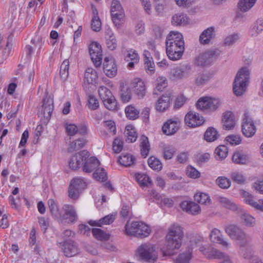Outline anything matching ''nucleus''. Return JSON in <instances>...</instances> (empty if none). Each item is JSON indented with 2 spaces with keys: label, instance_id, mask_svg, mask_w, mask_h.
Listing matches in <instances>:
<instances>
[{
  "label": "nucleus",
  "instance_id": "6ab92c4d",
  "mask_svg": "<svg viewBox=\"0 0 263 263\" xmlns=\"http://www.w3.org/2000/svg\"><path fill=\"white\" fill-rule=\"evenodd\" d=\"M240 194L243 198L246 203L254 208L257 210L263 211V199H259L257 201H255L253 195L243 190H240Z\"/></svg>",
  "mask_w": 263,
  "mask_h": 263
},
{
  "label": "nucleus",
  "instance_id": "603ef678",
  "mask_svg": "<svg viewBox=\"0 0 263 263\" xmlns=\"http://www.w3.org/2000/svg\"><path fill=\"white\" fill-rule=\"evenodd\" d=\"M31 43L34 45V48H37V52H40L44 43L43 37L36 35L31 41Z\"/></svg>",
  "mask_w": 263,
  "mask_h": 263
},
{
  "label": "nucleus",
  "instance_id": "c9c22d12",
  "mask_svg": "<svg viewBox=\"0 0 263 263\" xmlns=\"http://www.w3.org/2000/svg\"><path fill=\"white\" fill-rule=\"evenodd\" d=\"M124 134L126 136V141L127 142H134L137 139V133L135 128L131 125L126 126Z\"/></svg>",
  "mask_w": 263,
  "mask_h": 263
},
{
  "label": "nucleus",
  "instance_id": "f704fd0d",
  "mask_svg": "<svg viewBox=\"0 0 263 263\" xmlns=\"http://www.w3.org/2000/svg\"><path fill=\"white\" fill-rule=\"evenodd\" d=\"M125 60L130 62L128 64L129 68H133L135 64L138 63L139 60V55L136 50L130 49L127 51V53L125 55Z\"/></svg>",
  "mask_w": 263,
  "mask_h": 263
},
{
  "label": "nucleus",
  "instance_id": "79ce46f5",
  "mask_svg": "<svg viewBox=\"0 0 263 263\" xmlns=\"http://www.w3.org/2000/svg\"><path fill=\"white\" fill-rule=\"evenodd\" d=\"M249 157L242 152H236L232 156V160L237 164H245L248 160Z\"/></svg>",
  "mask_w": 263,
  "mask_h": 263
},
{
  "label": "nucleus",
  "instance_id": "09e8293b",
  "mask_svg": "<svg viewBox=\"0 0 263 263\" xmlns=\"http://www.w3.org/2000/svg\"><path fill=\"white\" fill-rule=\"evenodd\" d=\"M69 62L68 60H65L61 65L60 74L61 79L65 81L69 75Z\"/></svg>",
  "mask_w": 263,
  "mask_h": 263
},
{
  "label": "nucleus",
  "instance_id": "864d4df0",
  "mask_svg": "<svg viewBox=\"0 0 263 263\" xmlns=\"http://www.w3.org/2000/svg\"><path fill=\"white\" fill-rule=\"evenodd\" d=\"M94 178L101 181H105L107 178V174L103 168L97 167L93 174Z\"/></svg>",
  "mask_w": 263,
  "mask_h": 263
},
{
  "label": "nucleus",
  "instance_id": "a211bd4d",
  "mask_svg": "<svg viewBox=\"0 0 263 263\" xmlns=\"http://www.w3.org/2000/svg\"><path fill=\"white\" fill-rule=\"evenodd\" d=\"M231 211L241 215L242 222L248 227H253L255 224V218L251 215L244 212L242 209L235 203L231 202Z\"/></svg>",
  "mask_w": 263,
  "mask_h": 263
},
{
  "label": "nucleus",
  "instance_id": "f3484780",
  "mask_svg": "<svg viewBox=\"0 0 263 263\" xmlns=\"http://www.w3.org/2000/svg\"><path fill=\"white\" fill-rule=\"evenodd\" d=\"M180 122L177 118L167 120L163 125L162 130L167 136L173 135L179 129Z\"/></svg>",
  "mask_w": 263,
  "mask_h": 263
},
{
  "label": "nucleus",
  "instance_id": "0eeeda50",
  "mask_svg": "<svg viewBox=\"0 0 263 263\" xmlns=\"http://www.w3.org/2000/svg\"><path fill=\"white\" fill-rule=\"evenodd\" d=\"M220 54L218 49H212L204 53H200L195 60V64L198 66L204 67L210 65Z\"/></svg>",
  "mask_w": 263,
  "mask_h": 263
},
{
  "label": "nucleus",
  "instance_id": "8fccbe9b",
  "mask_svg": "<svg viewBox=\"0 0 263 263\" xmlns=\"http://www.w3.org/2000/svg\"><path fill=\"white\" fill-rule=\"evenodd\" d=\"M135 178L139 185L141 186H146L148 183H151L149 177L146 174L140 173L136 174Z\"/></svg>",
  "mask_w": 263,
  "mask_h": 263
},
{
  "label": "nucleus",
  "instance_id": "680f3d73",
  "mask_svg": "<svg viewBox=\"0 0 263 263\" xmlns=\"http://www.w3.org/2000/svg\"><path fill=\"white\" fill-rule=\"evenodd\" d=\"M216 183L222 189H227L230 186L229 179L225 177H219L216 179Z\"/></svg>",
  "mask_w": 263,
  "mask_h": 263
},
{
  "label": "nucleus",
  "instance_id": "bb28decb",
  "mask_svg": "<svg viewBox=\"0 0 263 263\" xmlns=\"http://www.w3.org/2000/svg\"><path fill=\"white\" fill-rule=\"evenodd\" d=\"M103 70L108 77H115L117 74V67L114 60L105 58L103 63Z\"/></svg>",
  "mask_w": 263,
  "mask_h": 263
},
{
  "label": "nucleus",
  "instance_id": "a18cd8bd",
  "mask_svg": "<svg viewBox=\"0 0 263 263\" xmlns=\"http://www.w3.org/2000/svg\"><path fill=\"white\" fill-rule=\"evenodd\" d=\"M228 148L224 145H220L215 150V154L217 159H223L228 154Z\"/></svg>",
  "mask_w": 263,
  "mask_h": 263
},
{
  "label": "nucleus",
  "instance_id": "7c9ffc66",
  "mask_svg": "<svg viewBox=\"0 0 263 263\" xmlns=\"http://www.w3.org/2000/svg\"><path fill=\"white\" fill-rule=\"evenodd\" d=\"M189 23V18L186 14L182 13H178L172 17V23L174 26L185 25Z\"/></svg>",
  "mask_w": 263,
  "mask_h": 263
},
{
  "label": "nucleus",
  "instance_id": "a19ab883",
  "mask_svg": "<svg viewBox=\"0 0 263 263\" xmlns=\"http://www.w3.org/2000/svg\"><path fill=\"white\" fill-rule=\"evenodd\" d=\"M91 232L95 238L99 240H107L110 238L109 234H107L99 228H93L91 230Z\"/></svg>",
  "mask_w": 263,
  "mask_h": 263
},
{
  "label": "nucleus",
  "instance_id": "774afa93",
  "mask_svg": "<svg viewBox=\"0 0 263 263\" xmlns=\"http://www.w3.org/2000/svg\"><path fill=\"white\" fill-rule=\"evenodd\" d=\"M192 252L189 251L187 254H180L178 258V263H187L191 258Z\"/></svg>",
  "mask_w": 263,
  "mask_h": 263
},
{
  "label": "nucleus",
  "instance_id": "e2e57ef3",
  "mask_svg": "<svg viewBox=\"0 0 263 263\" xmlns=\"http://www.w3.org/2000/svg\"><path fill=\"white\" fill-rule=\"evenodd\" d=\"M123 148V142L119 138H116L112 144V149L116 153H120Z\"/></svg>",
  "mask_w": 263,
  "mask_h": 263
},
{
  "label": "nucleus",
  "instance_id": "7ed1b4c3",
  "mask_svg": "<svg viewBox=\"0 0 263 263\" xmlns=\"http://www.w3.org/2000/svg\"><path fill=\"white\" fill-rule=\"evenodd\" d=\"M250 71L246 67H242L237 72L233 83V91L237 97L243 95L249 84Z\"/></svg>",
  "mask_w": 263,
  "mask_h": 263
},
{
  "label": "nucleus",
  "instance_id": "dca6fc26",
  "mask_svg": "<svg viewBox=\"0 0 263 263\" xmlns=\"http://www.w3.org/2000/svg\"><path fill=\"white\" fill-rule=\"evenodd\" d=\"M191 70V66L189 64H185L176 67L172 69L170 73V79L176 80L187 77Z\"/></svg>",
  "mask_w": 263,
  "mask_h": 263
},
{
  "label": "nucleus",
  "instance_id": "de8ad7c7",
  "mask_svg": "<svg viewBox=\"0 0 263 263\" xmlns=\"http://www.w3.org/2000/svg\"><path fill=\"white\" fill-rule=\"evenodd\" d=\"M149 166L154 170L160 171L162 168V164L161 161L155 157H151L147 161Z\"/></svg>",
  "mask_w": 263,
  "mask_h": 263
},
{
  "label": "nucleus",
  "instance_id": "4d7b16f0",
  "mask_svg": "<svg viewBox=\"0 0 263 263\" xmlns=\"http://www.w3.org/2000/svg\"><path fill=\"white\" fill-rule=\"evenodd\" d=\"M167 80L165 77H158L157 79V84L155 89V91L156 90L162 91L163 89L167 86Z\"/></svg>",
  "mask_w": 263,
  "mask_h": 263
},
{
  "label": "nucleus",
  "instance_id": "e433bc0d",
  "mask_svg": "<svg viewBox=\"0 0 263 263\" xmlns=\"http://www.w3.org/2000/svg\"><path fill=\"white\" fill-rule=\"evenodd\" d=\"M136 161V158L132 155L128 153H122L120 156L119 161L120 163L124 166H130L133 164Z\"/></svg>",
  "mask_w": 263,
  "mask_h": 263
},
{
  "label": "nucleus",
  "instance_id": "0e129e2a",
  "mask_svg": "<svg viewBox=\"0 0 263 263\" xmlns=\"http://www.w3.org/2000/svg\"><path fill=\"white\" fill-rule=\"evenodd\" d=\"M102 23L100 18H92L91 28V29L96 31L98 32L101 30Z\"/></svg>",
  "mask_w": 263,
  "mask_h": 263
},
{
  "label": "nucleus",
  "instance_id": "338daca9",
  "mask_svg": "<svg viewBox=\"0 0 263 263\" xmlns=\"http://www.w3.org/2000/svg\"><path fill=\"white\" fill-rule=\"evenodd\" d=\"M103 126L106 127L110 133L115 135L116 133V127L115 122L112 120L106 121L103 122Z\"/></svg>",
  "mask_w": 263,
  "mask_h": 263
},
{
  "label": "nucleus",
  "instance_id": "c756f323",
  "mask_svg": "<svg viewBox=\"0 0 263 263\" xmlns=\"http://www.w3.org/2000/svg\"><path fill=\"white\" fill-rule=\"evenodd\" d=\"M48 205L53 218L58 220L61 218V213L60 211L58 202L53 199H49L48 200Z\"/></svg>",
  "mask_w": 263,
  "mask_h": 263
},
{
  "label": "nucleus",
  "instance_id": "2f4dec72",
  "mask_svg": "<svg viewBox=\"0 0 263 263\" xmlns=\"http://www.w3.org/2000/svg\"><path fill=\"white\" fill-rule=\"evenodd\" d=\"M98 79V74L96 70L92 68H88L84 73V80L88 84H96Z\"/></svg>",
  "mask_w": 263,
  "mask_h": 263
},
{
  "label": "nucleus",
  "instance_id": "5fc2aeb1",
  "mask_svg": "<svg viewBox=\"0 0 263 263\" xmlns=\"http://www.w3.org/2000/svg\"><path fill=\"white\" fill-rule=\"evenodd\" d=\"M221 124L223 129L230 130V112L227 111L223 114Z\"/></svg>",
  "mask_w": 263,
  "mask_h": 263
},
{
  "label": "nucleus",
  "instance_id": "ddd939ff",
  "mask_svg": "<svg viewBox=\"0 0 263 263\" xmlns=\"http://www.w3.org/2000/svg\"><path fill=\"white\" fill-rule=\"evenodd\" d=\"M89 156V153L86 150L81 151L73 155L69 162L70 168L76 171L81 167H82L84 160Z\"/></svg>",
  "mask_w": 263,
  "mask_h": 263
},
{
  "label": "nucleus",
  "instance_id": "4be33fe9",
  "mask_svg": "<svg viewBox=\"0 0 263 263\" xmlns=\"http://www.w3.org/2000/svg\"><path fill=\"white\" fill-rule=\"evenodd\" d=\"M53 100L50 96H46L43 100L42 112L46 122L49 120L53 110Z\"/></svg>",
  "mask_w": 263,
  "mask_h": 263
},
{
  "label": "nucleus",
  "instance_id": "a878e982",
  "mask_svg": "<svg viewBox=\"0 0 263 263\" xmlns=\"http://www.w3.org/2000/svg\"><path fill=\"white\" fill-rule=\"evenodd\" d=\"M100 165V162L95 157L88 156L84 160L82 170L83 172L90 173L96 170Z\"/></svg>",
  "mask_w": 263,
  "mask_h": 263
},
{
  "label": "nucleus",
  "instance_id": "13d9d810",
  "mask_svg": "<svg viewBox=\"0 0 263 263\" xmlns=\"http://www.w3.org/2000/svg\"><path fill=\"white\" fill-rule=\"evenodd\" d=\"M175 152V148L171 145L165 146L163 148V157L166 160L171 159Z\"/></svg>",
  "mask_w": 263,
  "mask_h": 263
},
{
  "label": "nucleus",
  "instance_id": "412c9836",
  "mask_svg": "<svg viewBox=\"0 0 263 263\" xmlns=\"http://www.w3.org/2000/svg\"><path fill=\"white\" fill-rule=\"evenodd\" d=\"M62 249L64 255L68 257H72L77 254L79 252L78 244L71 240L63 242L62 245Z\"/></svg>",
  "mask_w": 263,
  "mask_h": 263
},
{
  "label": "nucleus",
  "instance_id": "bf43d9fd",
  "mask_svg": "<svg viewBox=\"0 0 263 263\" xmlns=\"http://www.w3.org/2000/svg\"><path fill=\"white\" fill-rule=\"evenodd\" d=\"M211 77L208 73H201L198 75L196 79V84L197 85H202L206 83Z\"/></svg>",
  "mask_w": 263,
  "mask_h": 263
},
{
  "label": "nucleus",
  "instance_id": "58836bf2",
  "mask_svg": "<svg viewBox=\"0 0 263 263\" xmlns=\"http://www.w3.org/2000/svg\"><path fill=\"white\" fill-rule=\"evenodd\" d=\"M218 137V132L213 127H209L204 135V139L208 142H213L217 140Z\"/></svg>",
  "mask_w": 263,
  "mask_h": 263
},
{
  "label": "nucleus",
  "instance_id": "9b49d317",
  "mask_svg": "<svg viewBox=\"0 0 263 263\" xmlns=\"http://www.w3.org/2000/svg\"><path fill=\"white\" fill-rule=\"evenodd\" d=\"M243 115L242 132L246 137H251L255 135L256 131L254 122L249 111L246 112Z\"/></svg>",
  "mask_w": 263,
  "mask_h": 263
},
{
  "label": "nucleus",
  "instance_id": "423d86ee",
  "mask_svg": "<svg viewBox=\"0 0 263 263\" xmlns=\"http://www.w3.org/2000/svg\"><path fill=\"white\" fill-rule=\"evenodd\" d=\"M221 104L219 98L205 96L200 98L196 103L197 109L205 112H212L216 110Z\"/></svg>",
  "mask_w": 263,
  "mask_h": 263
},
{
  "label": "nucleus",
  "instance_id": "c85d7f7f",
  "mask_svg": "<svg viewBox=\"0 0 263 263\" xmlns=\"http://www.w3.org/2000/svg\"><path fill=\"white\" fill-rule=\"evenodd\" d=\"M210 240L212 242L221 245L223 247L228 248L229 243L224 240L220 231L217 229H214L211 232Z\"/></svg>",
  "mask_w": 263,
  "mask_h": 263
},
{
  "label": "nucleus",
  "instance_id": "c03bdc74",
  "mask_svg": "<svg viewBox=\"0 0 263 263\" xmlns=\"http://www.w3.org/2000/svg\"><path fill=\"white\" fill-rule=\"evenodd\" d=\"M256 2V0H240L238 7L240 11L247 12L254 5Z\"/></svg>",
  "mask_w": 263,
  "mask_h": 263
},
{
  "label": "nucleus",
  "instance_id": "9d476101",
  "mask_svg": "<svg viewBox=\"0 0 263 263\" xmlns=\"http://www.w3.org/2000/svg\"><path fill=\"white\" fill-rule=\"evenodd\" d=\"M110 14L112 21L116 26L119 27L124 17V11L120 1L112 0L110 6Z\"/></svg>",
  "mask_w": 263,
  "mask_h": 263
},
{
  "label": "nucleus",
  "instance_id": "473e14b6",
  "mask_svg": "<svg viewBox=\"0 0 263 263\" xmlns=\"http://www.w3.org/2000/svg\"><path fill=\"white\" fill-rule=\"evenodd\" d=\"M140 147L141 155L144 158L146 157L150 151V144L146 136L142 135L140 137Z\"/></svg>",
  "mask_w": 263,
  "mask_h": 263
},
{
  "label": "nucleus",
  "instance_id": "1a4fd4ad",
  "mask_svg": "<svg viewBox=\"0 0 263 263\" xmlns=\"http://www.w3.org/2000/svg\"><path fill=\"white\" fill-rule=\"evenodd\" d=\"M86 186V183L81 177H76L71 181L68 188V196L73 200H77L82 192Z\"/></svg>",
  "mask_w": 263,
  "mask_h": 263
},
{
  "label": "nucleus",
  "instance_id": "ea45409f",
  "mask_svg": "<svg viewBox=\"0 0 263 263\" xmlns=\"http://www.w3.org/2000/svg\"><path fill=\"white\" fill-rule=\"evenodd\" d=\"M86 143V140L83 138H79L75 141H72L70 143L68 151L70 153L73 151H78L79 149L83 147Z\"/></svg>",
  "mask_w": 263,
  "mask_h": 263
},
{
  "label": "nucleus",
  "instance_id": "6e6552de",
  "mask_svg": "<svg viewBox=\"0 0 263 263\" xmlns=\"http://www.w3.org/2000/svg\"><path fill=\"white\" fill-rule=\"evenodd\" d=\"M100 97L105 107L110 110H115L117 108V102L111 92L107 87L101 86L98 89Z\"/></svg>",
  "mask_w": 263,
  "mask_h": 263
},
{
  "label": "nucleus",
  "instance_id": "37998d69",
  "mask_svg": "<svg viewBox=\"0 0 263 263\" xmlns=\"http://www.w3.org/2000/svg\"><path fill=\"white\" fill-rule=\"evenodd\" d=\"M207 257L210 259H222L225 257V254L220 250L212 248L206 252Z\"/></svg>",
  "mask_w": 263,
  "mask_h": 263
},
{
  "label": "nucleus",
  "instance_id": "b1692460",
  "mask_svg": "<svg viewBox=\"0 0 263 263\" xmlns=\"http://www.w3.org/2000/svg\"><path fill=\"white\" fill-rule=\"evenodd\" d=\"M130 88L137 95L139 99L143 98L146 93L144 82L139 78L134 79L130 83Z\"/></svg>",
  "mask_w": 263,
  "mask_h": 263
},
{
  "label": "nucleus",
  "instance_id": "aec40b11",
  "mask_svg": "<svg viewBox=\"0 0 263 263\" xmlns=\"http://www.w3.org/2000/svg\"><path fill=\"white\" fill-rule=\"evenodd\" d=\"M184 122L187 126L195 127L201 125L204 122V119L199 114L190 111L185 115Z\"/></svg>",
  "mask_w": 263,
  "mask_h": 263
},
{
  "label": "nucleus",
  "instance_id": "4468645a",
  "mask_svg": "<svg viewBox=\"0 0 263 263\" xmlns=\"http://www.w3.org/2000/svg\"><path fill=\"white\" fill-rule=\"evenodd\" d=\"M64 213H61V218L59 221L62 222L64 220H68V222L74 223L78 219V216L74 206L69 204H65L62 206Z\"/></svg>",
  "mask_w": 263,
  "mask_h": 263
},
{
  "label": "nucleus",
  "instance_id": "5701e85b",
  "mask_svg": "<svg viewBox=\"0 0 263 263\" xmlns=\"http://www.w3.org/2000/svg\"><path fill=\"white\" fill-rule=\"evenodd\" d=\"M216 35L215 28L210 27L204 30L200 34L199 37V41L201 45H208L212 42L215 39Z\"/></svg>",
  "mask_w": 263,
  "mask_h": 263
},
{
  "label": "nucleus",
  "instance_id": "cd10ccee",
  "mask_svg": "<svg viewBox=\"0 0 263 263\" xmlns=\"http://www.w3.org/2000/svg\"><path fill=\"white\" fill-rule=\"evenodd\" d=\"M180 206L183 211L192 215H197L200 212L199 205L193 201H183Z\"/></svg>",
  "mask_w": 263,
  "mask_h": 263
},
{
  "label": "nucleus",
  "instance_id": "2eb2a0df",
  "mask_svg": "<svg viewBox=\"0 0 263 263\" xmlns=\"http://www.w3.org/2000/svg\"><path fill=\"white\" fill-rule=\"evenodd\" d=\"M231 239L238 241L239 246L241 247L247 245L250 240L241 229L236 226L231 225Z\"/></svg>",
  "mask_w": 263,
  "mask_h": 263
},
{
  "label": "nucleus",
  "instance_id": "3c124183",
  "mask_svg": "<svg viewBox=\"0 0 263 263\" xmlns=\"http://www.w3.org/2000/svg\"><path fill=\"white\" fill-rule=\"evenodd\" d=\"M194 200L202 204L210 203L211 200L209 196L203 193L196 194L194 195Z\"/></svg>",
  "mask_w": 263,
  "mask_h": 263
},
{
  "label": "nucleus",
  "instance_id": "39448f33",
  "mask_svg": "<svg viewBox=\"0 0 263 263\" xmlns=\"http://www.w3.org/2000/svg\"><path fill=\"white\" fill-rule=\"evenodd\" d=\"M137 255L143 260L147 261H155L158 255L154 245L146 242L141 244L137 250Z\"/></svg>",
  "mask_w": 263,
  "mask_h": 263
},
{
  "label": "nucleus",
  "instance_id": "f8f14e48",
  "mask_svg": "<svg viewBox=\"0 0 263 263\" xmlns=\"http://www.w3.org/2000/svg\"><path fill=\"white\" fill-rule=\"evenodd\" d=\"M89 52L91 59L96 67H100L102 61L101 46L97 42H92L89 45Z\"/></svg>",
  "mask_w": 263,
  "mask_h": 263
},
{
  "label": "nucleus",
  "instance_id": "6e6d98bb",
  "mask_svg": "<svg viewBox=\"0 0 263 263\" xmlns=\"http://www.w3.org/2000/svg\"><path fill=\"white\" fill-rule=\"evenodd\" d=\"M263 31V20H258L256 21L254 26L251 29V32L252 35L260 33Z\"/></svg>",
  "mask_w": 263,
  "mask_h": 263
},
{
  "label": "nucleus",
  "instance_id": "f03ea898",
  "mask_svg": "<svg viewBox=\"0 0 263 263\" xmlns=\"http://www.w3.org/2000/svg\"><path fill=\"white\" fill-rule=\"evenodd\" d=\"M183 236V228L180 225L173 224L168 228L166 236L165 255L172 256L175 254V251L178 250L182 245Z\"/></svg>",
  "mask_w": 263,
  "mask_h": 263
},
{
  "label": "nucleus",
  "instance_id": "49530a36",
  "mask_svg": "<svg viewBox=\"0 0 263 263\" xmlns=\"http://www.w3.org/2000/svg\"><path fill=\"white\" fill-rule=\"evenodd\" d=\"M126 117L129 119L135 120L138 118L139 111L135 106L129 105L125 109Z\"/></svg>",
  "mask_w": 263,
  "mask_h": 263
},
{
  "label": "nucleus",
  "instance_id": "f257e3e1",
  "mask_svg": "<svg viewBox=\"0 0 263 263\" xmlns=\"http://www.w3.org/2000/svg\"><path fill=\"white\" fill-rule=\"evenodd\" d=\"M166 53L172 61L180 60L184 51V42L181 33L171 31L165 41Z\"/></svg>",
  "mask_w": 263,
  "mask_h": 263
},
{
  "label": "nucleus",
  "instance_id": "4c0bfd02",
  "mask_svg": "<svg viewBox=\"0 0 263 263\" xmlns=\"http://www.w3.org/2000/svg\"><path fill=\"white\" fill-rule=\"evenodd\" d=\"M120 97L123 103L128 102L132 99L130 87L122 85L120 86Z\"/></svg>",
  "mask_w": 263,
  "mask_h": 263
},
{
  "label": "nucleus",
  "instance_id": "20e7f679",
  "mask_svg": "<svg viewBox=\"0 0 263 263\" xmlns=\"http://www.w3.org/2000/svg\"><path fill=\"white\" fill-rule=\"evenodd\" d=\"M125 228L127 235L140 238L148 237L151 233L149 227L142 221H133L130 225L126 224Z\"/></svg>",
  "mask_w": 263,
  "mask_h": 263
},
{
  "label": "nucleus",
  "instance_id": "69168bd1",
  "mask_svg": "<svg viewBox=\"0 0 263 263\" xmlns=\"http://www.w3.org/2000/svg\"><path fill=\"white\" fill-rule=\"evenodd\" d=\"M106 43L107 48L111 50H114L117 47V40L115 36H110V38L106 37Z\"/></svg>",
  "mask_w": 263,
  "mask_h": 263
},
{
  "label": "nucleus",
  "instance_id": "052dcab7",
  "mask_svg": "<svg viewBox=\"0 0 263 263\" xmlns=\"http://www.w3.org/2000/svg\"><path fill=\"white\" fill-rule=\"evenodd\" d=\"M88 107L91 110H96L99 107V103L98 99L93 96H89Z\"/></svg>",
  "mask_w": 263,
  "mask_h": 263
},
{
  "label": "nucleus",
  "instance_id": "72a5a7b5",
  "mask_svg": "<svg viewBox=\"0 0 263 263\" xmlns=\"http://www.w3.org/2000/svg\"><path fill=\"white\" fill-rule=\"evenodd\" d=\"M144 67L147 73L152 74L154 72L155 64L153 58L150 57V53L148 51H144Z\"/></svg>",
  "mask_w": 263,
  "mask_h": 263
},
{
  "label": "nucleus",
  "instance_id": "393cba45",
  "mask_svg": "<svg viewBox=\"0 0 263 263\" xmlns=\"http://www.w3.org/2000/svg\"><path fill=\"white\" fill-rule=\"evenodd\" d=\"M172 94L171 92H167L163 94L159 98L156 104V109L160 112H163L167 110L170 106Z\"/></svg>",
  "mask_w": 263,
  "mask_h": 263
}]
</instances>
